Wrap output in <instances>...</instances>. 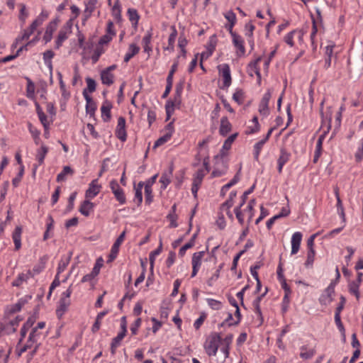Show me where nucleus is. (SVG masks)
Segmentation results:
<instances>
[{
	"mask_svg": "<svg viewBox=\"0 0 363 363\" xmlns=\"http://www.w3.org/2000/svg\"><path fill=\"white\" fill-rule=\"evenodd\" d=\"M57 26V22L55 21H51L46 28V30L45 32L43 39L45 43H48L51 40L52 38V33L55 30Z\"/></svg>",
	"mask_w": 363,
	"mask_h": 363,
	"instance_id": "473e14b6",
	"label": "nucleus"
},
{
	"mask_svg": "<svg viewBox=\"0 0 363 363\" xmlns=\"http://www.w3.org/2000/svg\"><path fill=\"white\" fill-rule=\"evenodd\" d=\"M177 213H168L167 216V220L169 221V227L170 228H177L178 226L177 220Z\"/></svg>",
	"mask_w": 363,
	"mask_h": 363,
	"instance_id": "0e129e2a",
	"label": "nucleus"
},
{
	"mask_svg": "<svg viewBox=\"0 0 363 363\" xmlns=\"http://www.w3.org/2000/svg\"><path fill=\"white\" fill-rule=\"evenodd\" d=\"M224 17L228 21V23L235 24L237 18L235 13L232 10L226 11L224 13Z\"/></svg>",
	"mask_w": 363,
	"mask_h": 363,
	"instance_id": "052dcab7",
	"label": "nucleus"
},
{
	"mask_svg": "<svg viewBox=\"0 0 363 363\" xmlns=\"http://www.w3.org/2000/svg\"><path fill=\"white\" fill-rule=\"evenodd\" d=\"M60 277H58V276H55L54 280L52 281V282L51 283V284L50 286L49 292H48V296H47V298L48 299L50 298V296L52 295V291L56 287L60 286Z\"/></svg>",
	"mask_w": 363,
	"mask_h": 363,
	"instance_id": "69168bd1",
	"label": "nucleus"
},
{
	"mask_svg": "<svg viewBox=\"0 0 363 363\" xmlns=\"http://www.w3.org/2000/svg\"><path fill=\"white\" fill-rule=\"evenodd\" d=\"M116 135L122 142H125L127 139L125 120L123 117H119L118 119Z\"/></svg>",
	"mask_w": 363,
	"mask_h": 363,
	"instance_id": "9d476101",
	"label": "nucleus"
},
{
	"mask_svg": "<svg viewBox=\"0 0 363 363\" xmlns=\"http://www.w3.org/2000/svg\"><path fill=\"white\" fill-rule=\"evenodd\" d=\"M267 143L264 139L260 140L256 143L254 145L253 156L256 161H259V155L262 150L264 145Z\"/></svg>",
	"mask_w": 363,
	"mask_h": 363,
	"instance_id": "58836bf2",
	"label": "nucleus"
},
{
	"mask_svg": "<svg viewBox=\"0 0 363 363\" xmlns=\"http://www.w3.org/2000/svg\"><path fill=\"white\" fill-rule=\"evenodd\" d=\"M172 138L171 135H168L167 133H164L162 136L159 138L155 143L153 148H157V147H160L169 141L170 138Z\"/></svg>",
	"mask_w": 363,
	"mask_h": 363,
	"instance_id": "603ef678",
	"label": "nucleus"
},
{
	"mask_svg": "<svg viewBox=\"0 0 363 363\" xmlns=\"http://www.w3.org/2000/svg\"><path fill=\"white\" fill-rule=\"evenodd\" d=\"M219 74L223 79L222 89H228L232 82L230 69L228 64H223L218 67Z\"/></svg>",
	"mask_w": 363,
	"mask_h": 363,
	"instance_id": "39448f33",
	"label": "nucleus"
},
{
	"mask_svg": "<svg viewBox=\"0 0 363 363\" xmlns=\"http://www.w3.org/2000/svg\"><path fill=\"white\" fill-rule=\"evenodd\" d=\"M255 29V26L252 23V22H248L245 25V35L247 38V43L250 45L251 50H253L255 48V40L253 38Z\"/></svg>",
	"mask_w": 363,
	"mask_h": 363,
	"instance_id": "ddd939ff",
	"label": "nucleus"
},
{
	"mask_svg": "<svg viewBox=\"0 0 363 363\" xmlns=\"http://www.w3.org/2000/svg\"><path fill=\"white\" fill-rule=\"evenodd\" d=\"M252 125L247 127L245 133L247 135L254 134L259 131L260 125L258 122L257 116H254L251 121Z\"/></svg>",
	"mask_w": 363,
	"mask_h": 363,
	"instance_id": "72a5a7b5",
	"label": "nucleus"
},
{
	"mask_svg": "<svg viewBox=\"0 0 363 363\" xmlns=\"http://www.w3.org/2000/svg\"><path fill=\"white\" fill-rule=\"evenodd\" d=\"M152 190L150 185H145V203L150 204L152 201Z\"/></svg>",
	"mask_w": 363,
	"mask_h": 363,
	"instance_id": "e2e57ef3",
	"label": "nucleus"
},
{
	"mask_svg": "<svg viewBox=\"0 0 363 363\" xmlns=\"http://www.w3.org/2000/svg\"><path fill=\"white\" fill-rule=\"evenodd\" d=\"M96 4V0H89V1L85 3V9L84 13H91L95 9V6Z\"/></svg>",
	"mask_w": 363,
	"mask_h": 363,
	"instance_id": "13d9d810",
	"label": "nucleus"
},
{
	"mask_svg": "<svg viewBox=\"0 0 363 363\" xmlns=\"http://www.w3.org/2000/svg\"><path fill=\"white\" fill-rule=\"evenodd\" d=\"M126 334L123 333H118L116 337H115L111 343V352L113 355L115 354L116 350L118 347L120 346L122 340L125 337Z\"/></svg>",
	"mask_w": 363,
	"mask_h": 363,
	"instance_id": "c9c22d12",
	"label": "nucleus"
},
{
	"mask_svg": "<svg viewBox=\"0 0 363 363\" xmlns=\"http://www.w3.org/2000/svg\"><path fill=\"white\" fill-rule=\"evenodd\" d=\"M290 157L291 154L286 149H281L280 155L277 160V170L279 174L282 172L283 167L289 162Z\"/></svg>",
	"mask_w": 363,
	"mask_h": 363,
	"instance_id": "2eb2a0df",
	"label": "nucleus"
},
{
	"mask_svg": "<svg viewBox=\"0 0 363 363\" xmlns=\"http://www.w3.org/2000/svg\"><path fill=\"white\" fill-rule=\"evenodd\" d=\"M70 258L71 256H62L57 266V274L55 276H58V277H60V274L62 273L68 266Z\"/></svg>",
	"mask_w": 363,
	"mask_h": 363,
	"instance_id": "f704fd0d",
	"label": "nucleus"
},
{
	"mask_svg": "<svg viewBox=\"0 0 363 363\" xmlns=\"http://www.w3.org/2000/svg\"><path fill=\"white\" fill-rule=\"evenodd\" d=\"M325 140V135H320L317 140L313 157V162L316 163L320 157L323 151V143Z\"/></svg>",
	"mask_w": 363,
	"mask_h": 363,
	"instance_id": "c85d7f7f",
	"label": "nucleus"
},
{
	"mask_svg": "<svg viewBox=\"0 0 363 363\" xmlns=\"http://www.w3.org/2000/svg\"><path fill=\"white\" fill-rule=\"evenodd\" d=\"M86 82L87 84V87L85 89H86V92L92 93L96 90V84L94 79L86 77Z\"/></svg>",
	"mask_w": 363,
	"mask_h": 363,
	"instance_id": "4d7b16f0",
	"label": "nucleus"
},
{
	"mask_svg": "<svg viewBox=\"0 0 363 363\" xmlns=\"http://www.w3.org/2000/svg\"><path fill=\"white\" fill-rule=\"evenodd\" d=\"M267 293V288L265 289V291L261 295L258 296L252 302V306L254 308L255 313L256 314L257 317L259 319L260 323H262L263 322V317L262 314V311L260 308V302L262 298L266 295Z\"/></svg>",
	"mask_w": 363,
	"mask_h": 363,
	"instance_id": "f3484780",
	"label": "nucleus"
},
{
	"mask_svg": "<svg viewBox=\"0 0 363 363\" xmlns=\"http://www.w3.org/2000/svg\"><path fill=\"white\" fill-rule=\"evenodd\" d=\"M67 38H68V34H67V30H60L59 31L57 40L55 41V48L59 49L62 46L63 42L66 39H67Z\"/></svg>",
	"mask_w": 363,
	"mask_h": 363,
	"instance_id": "37998d69",
	"label": "nucleus"
},
{
	"mask_svg": "<svg viewBox=\"0 0 363 363\" xmlns=\"http://www.w3.org/2000/svg\"><path fill=\"white\" fill-rule=\"evenodd\" d=\"M48 152V148L43 145L41 147L37 150V153L35 155L36 160L38 161L37 164L33 165V170L35 172L37 168L43 164L45 157Z\"/></svg>",
	"mask_w": 363,
	"mask_h": 363,
	"instance_id": "6ab92c4d",
	"label": "nucleus"
},
{
	"mask_svg": "<svg viewBox=\"0 0 363 363\" xmlns=\"http://www.w3.org/2000/svg\"><path fill=\"white\" fill-rule=\"evenodd\" d=\"M38 118H39L40 123L43 125L44 129H45V130L49 129L50 122L48 121V117L45 114V113H39Z\"/></svg>",
	"mask_w": 363,
	"mask_h": 363,
	"instance_id": "774afa93",
	"label": "nucleus"
},
{
	"mask_svg": "<svg viewBox=\"0 0 363 363\" xmlns=\"http://www.w3.org/2000/svg\"><path fill=\"white\" fill-rule=\"evenodd\" d=\"M335 283L331 282L319 297V303L323 306L329 305L333 300Z\"/></svg>",
	"mask_w": 363,
	"mask_h": 363,
	"instance_id": "423d86ee",
	"label": "nucleus"
},
{
	"mask_svg": "<svg viewBox=\"0 0 363 363\" xmlns=\"http://www.w3.org/2000/svg\"><path fill=\"white\" fill-rule=\"evenodd\" d=\"M82 94L86 100V113L90 116H92L94 115L96 110V104L86 92V89L83 90Z\"/></svg>",
	"mask_w": 363,
	"mask_h": 363,
	"instance_id": "9b49d317",
	"label": "nucleus"
},
{
	"mask_svg": "<svg viewBox=\"0 0 363 363\" xmlns=\"http://www.w3.org/2000/svg\"><path fill=\"white\" fill-rule=\"evenodd\" d=\"M232 125L228 121L226 116L222 117L220 119V125L219 128V133L220 135L225 137L226 136L231 130Z\"/></svg>",
	"mask_w": 363,
	"mask_h": 363,
	"instance_id": "412c9836",
	"label": "nucleus"
},
{
	"mask_svg": "<svg viewBox=\"0 0 363 363\" xmlns=\"http://www.w3.org/2000/svg\"><path fill=\"white\" fill-rule=\"evenodd\" d=\"M112 193L114 194L116 199L120 204H124L126 202L125 196L122 188L119 186L116 179H112L109 184Z\"/></svg>",
	"mask_w": 363,
	"mask_h": 363,
	"instance_id": "0eeeda50",
	"label": "nucleus"
},
{
	"mask_svg": "<svg viewBox=\"0 0 363 363\" xmlns=\"http://www.w3.org/2000/svg\"><path fill=\"white\" fill-rule=\"evenodd\" d=\"M335 324H336L339 331L341 333L342 336L345 337V330L344 325L341 321L340 315L335 314Z\"/></svg>",
	"mask_w": 363,
	"mask_h": 363,
	"instance_id": "5fc2aeb1",
	"label": "nucleus"
},
{
	"mask_svg": "<svg viewBox=\"0 0 363 363\" xmlns=\"http://www.w3.org/2000/svg\"><path fill=\"white\" fill-rule=\"evenodd\" d=\"M101 80L103 84L106 86H111L114 82V75L113 73H110L103 69L100 73Z\"/></svg>",
	"mask_w": 363,
	"mask_h": 363,
	"instance_id": "7c9ffc66",
	"label": "nucleus"
},
{
	"mask_svg": "<svg viewBox=\"0 0 363 363\" xmlns=\"http://www.w3.org/2000/svg\"><path fill=\"white\" fill-rule=\"evenodd\" d=\"M35 322V318L34 317H29L28 318V320H26V322L23 324L22 328H21V331H20L21 337L18 342V346L21 345V343L23 340V338L26 337V335L28 330L30 329L31 330V328H33V326Z\"/></svg>",
	"mask_w": 363,
	"mask_h": 363,
	"instance_id": "a211bd4d",
	"label": "nucleus"
},
{
	"mask_svg": "<svg viewBox=\"0 0 363 363\" xmlns=\"http://www.w3.org/2000/svg\"><path fill=\"white\" fill-rule=\"evenodd\" d=\"M233 99L239 105L242 104L245 99V92L241 89H237L233 94Z\"/></svg>",
	"mask_w": 363,
	"mask_h": 363,
	"instance_id": "a18cd8bd",
	"label": "nucleus"
},
{
	"mask_svg": "<svg viewBox=\"0 0 363 363\" xmlns=\"http://www.w3.org/2000/svg\"><path fill=\"white\" fill-rule=\"evenodd\" d=\"M294 39H295V31L293 30L292 31L288 33L284 37V41L290 47H294Z\"/></svg>",
	"mask_w": 363,
	"mask_h": 363,
	"instance_id": "864d4df0",
	"label": "nucleus"
},
{
	"mask_svg": "<svg viewBox=\"0 0 363 363\" xmlns=\"http://www.w3.org/2000/svg\"><path fill=\"white\" fill-rule=\"evenodd\" d=\"M315 250H308L307 253V259L305 262V266L306 267H312L314 259H315Z\"/></svg>",
	"mask_w": 363,
	"mask_h": 363,
	"instance_id": "8fccbe9b",
	"label": "nucleus"
},
{
	"mask_svg": "<svg viewBox=\"0 0 363 363\" xmlns=\"http://www.w3.org/2000/svg\"><path fill=\"white\" fill-rule=\"evenodd\" d=\"M261 60H262V57H259L254 62H252L250 64V66H252L254 68L255 72L256 75L257 76L259 80H260V79H261V74H260V70H259V67L258 65Z\"/></svg>",
	"mask_w": 363,
	"mask_h": 363,
	"instance_id": "338daca9",
	"label": "nucleus"
},
{
	"mask_svg": "<svg viewBox=\"0 0 363 363\" xmlns=\"http://www.w3.org/2000/svg\"><path fill=\"white\" fill-rule=\"evenodd\" d=\"M173 173V166H170L167 172H164L160 179V182L162 184L161 189L164 190L171 182V177Z\"/></svg>",
	"mask_w": 363,
	"mask_h": 363,
	"instance_id": "bb28decb",
	"label": "nucleus"
},
{
	"mask_svg": "<svg viewBox=\"0 0 363 363\" xmlns=\"http://www.w3.org/2000/svg\"><path fill=\"white\" fill-rule=\"evenodd\" d=\"M231 38L232 43L235 48L237 49L238 55L240 56L244 55L245 53V48L244 46V40L242 38L238 33L234 34Z\"/></svg>",
	"mask_w": 363,
	"mask_h": 363,
	"instance_id": "dca6fc26",
	"label": "nucleus"
},
{
	"mask_svg": "<svg viewBox=\"0 0 363 363\" xmlns=\"http://www.w3.org/2000/svg\"><path fill=\"white\" fill-rule=\"evenodd\" d=\"M28 16V12L27 11L26 6L24 4H21V9L19 13V20L22 23H25L26 18Z\"/></svg>",
	"mask_w": 363,
	"mask_h": 363,
	"instance_id": "680f3d73",
	"label": "nucleus"
},
{
	"mask_svg": "<svg viewBox=\"0 0 363 363\" xmlns=\"http://www.w3.org/2000/svg\"><path fill=\"white\" fill-rule=\"evenodd\" d=\"M152 33L150 30L147 31L144 37L143 38L142 43L144 49V52L150 53L152 52L151 39Z\"/></svg>",
	"mask_w": 363,
	"mask_h": 363,
	"instance_id": "2f4dec72",
	"label": "nucleus"
},
{
	"mask_svg": "<svg viewBox=\"0 0 363 363\" xmlns=\"http://www.w3.org/2000/svg\"><path fill=\"white\" fill-rule=\"evenodd\" d=\"M28 126L30 133L35 139V143H38L37 140H39L40 132L35 127L33 126V125L30 123H28Z\"/></svg>",
	"mask_w": 363,
	"mask_h": 363,
	"instance_id": "bf43d9fd",
	"label": "nucleus"
},
{
	"mask_svg": "<svg viewBox=\"0 0 363 363\" xmlns=\"http://www.w3.org/2000/svg\"><path fill=\"white\" fill-rule=\"evenodd\" d=\"M73 172H74L70 167L65 166L62 172L57 174V182H61L65 181L67 175H72Z\"/></svg>",
	"mask_w": 363,
	"mask_h": 363,
	"instance_id": "4c0bfd02",
	"label": "nucleus"
},
{
	"mask_svg": "<svg viewBox=\"0 0 363 363\" xmlns=\"http://www.w3.org/2000/svg\"><path fill=\"white\" fill-rule=\"evenodd\" d=\"M303 235L301 232H295L291 237V255H296L300 248L301 242L302 240Z\"/></svg>",
	"mask_w": 363,
	"mask_h": 363,
	"instance_id": "4468645a",
	"label": "nucleus"
},
{
	"mask_svg": "<svg viewBox=\"0 0 363 363\" xmlns=\"http://www.w3.org/2000/svg\"><path fill=\"white\" fill-rule=\"evenodd\" d=\"M128 18L134 26H137L140 16L136 9H128L127 11Z\"/></svg>",
	"mask_w": 363,
	"mask_h": 363,
	"instance_id": "ea45409f",
	"label": "nucleus"
},
{
	"mask_svg": "<svg viewBox=\"0 0 363 363\" xmlns=\"http://www.w3.org/2000/svg\"><path fill=\"white\" fill-rule=\"evenodd\" d=\"M27 86H26V96L28 98L30 99H34L35 98V84L34 83L29 79L27 78Z\"/></svg>",
	"mask_w": 363,
	"mask_h": 363,
	"instance_id": "49530a36",
	"label": "nucleus"
},
{
	"mask_svg": "<svg viewBox=\"0 0 363 363\" xmlns=\"http://www.w3.org/2000/svg\"><path fill=\"white\" fill-rule=\"evenodd\" d=\"M314 348H308L307 345H302L300 347V357L303 359H311L315 354Z\"/></svg>",
	"mask_w": 363,
	"mask_h": 363,
	"instance_id": "a878e982",
	"label": "nucleus"
},
{
	"mask_svg": "<svg viewBox=\"0 0 363 363\" xmlns=\"http://www.w3.org/2000/svg\"><path fill=\"white\" fill-rule=\"evenodd\" d=\"M107 311H104L98 313L96 320L91 328V331L93 333H96L100 329L101 320L107 314Z\"/></svg>",
	"mask_w": 363,
	"mask_h": 363,
	"instance_id": "a19ab883",
	"label": "nucleus"
},
{
	"mask_svg": "<svg viewBox=\"0 0 363 363\" xmlns=\"http://www.w3.org/2000/svg\"><path fill=\"white\" fill-rule=\"evenodd\" d=\"M21 233L22 228L16 226L12 235L16 250H18L21 247Z\"/></svg>",
	"mask_w": 363,
	"mask_h": 363,
	"instance_id": "cd10ccee",
	"label": "nucleus"
},
{
	"mask_svg": "<svg viewBox=\"0 0 363 363\" xmlns=\"http://www.w3.org/2000/svg\"><path fill=\"white\" fill-rule=\"evenodd\" d=\"M205 252L200 251L197 252H194L191 259V264H192V272L191 277H194L196 276L202 263V259L204 256Z\"/></svg>",
	"mask_w": 363,
	"mask_h": 363,
	"instance_id": "1a4fd4ad",
	"label": "nucleus"
},
{
	"mask_svg": "<svg viewBox=\"0 0 363 363\" xmlns=\"http://www.w3.org/2000/svg\"><path fill=\"white\" fill-rule=\"evenodd\" d=\"M238 133H237L232 134L224 141L223 147L220 150L221 156H225L227 155V152L231 148V145L236 139V138L238 137Z\"/></svg>",
	"mask_w": 363,
	"mask_h": 363,
	"instance_id": "393cba45",
	"label": "nucleus"
},
{
	"mask_svg": "<svg viewBox=\"0 0 363 363\" xmlns=\"http://www.w3.org/2000/svg\"><path fill=\"white\" fill-rule=\"evenodd\" d=\"M143 186V183L140 182L136 187H135V201H137L138 204H140L143 201V194L142 189Z\"/></svg>",
	"mask_w": 363,
	"mask_h": 363,
	"instance_id": "de8ad7c7",
	"label": "nucleus"
},
{
	"mask_svg": "<svg viewBox=\"0 0 363 363\" xmlns=\"http://www.w3.org/2000/svg\"><path fill=\"white\" fill-rule=\"evenodd\" d=\"M101 186L99 184L98 179H94L89 185L86 191L85 196L88 199L94 198L101 190Z\"/></svg>",
	"mask_w": 363,
	"mask_h": 363,
	"instance_id": "f8f14e48",
	"label": "nucleus"
},
{
	"mask_svg": "<svg viewBox=\"0 0 363 363\" xmlns=\"http://www.w3.org/2000/svg\"><path fill=\"white\" fill-rule=\"evenodd\" d=\"M173 31L169 35L168 38V46L166 48V50L173 52L174 49V42L177 35V31L174 27H172Z\"/></svg>",
	"mask_w": 363,
	"mask_h": 363,
	"instance_id": "c03bdc74",
	"label": "nucleus"
},
{
	"mask_svg": "<svg viewBox=\"0 0 363 363\" xmlns=\"http://www.w3.org/2000/svg\"><path fill=\"white\" fill-rule=\"evenodd\" d=\"M182 84H177L175 88V96L174 100H168L165 104V111L167 115L166 120H169L174 113L175 107L179 106L181 102V94L182 91Z\"/></svg>",
	"mask_w": 363,
	"mask_h": 363,
	"instance_id": "20e7f679",
	"label": "nucleus"
},
{
	"mask_svg": "<svg viewBox=\"0 0 363 363\" xmlns=\"http://www.w3.org/2000/svg\"><path fill=\"white\" fill-rule=\"evenodd\" d=\"M94 204L89 199L83 201L79 207V212L84 216L87 217L94 211Z\"/></svg>",
	"mask_w": 363,
	"mask_h": 363,
	"instance_id": "b1692460",
	"label": "nucleus"
},
{
	"mask_svg": "<svg viewBox=\"0 0 363 363\" xmlns=\"http://www.w3.org/2000/svg\"><path fill=\"white\" fill-rule=\"evenodd\" d=\"M45 337V335L41 331H37L36 329L31 328L24 345L21 347H20L21 345L19 346L17 345L16 352L18 356L20 357L27 350L33 348V346L38 345V347H40V341Z\"/></svg>",
	"mask_w": 363,
	"mask_h": 363,
	"instance_id": "f257e3e1",
	"label": "nucleus"
},
{
	"mask_svg": "<svg viewBox=\"0 0 363 363\" xmlns=\"http://www.w3.org/2000/svg\"><path fill=\"white\" fill-rule=\"evenodd\" d=\"M72 293V289L71 286H69L66 291L62 293L56 309V315L58 318H61L67 311L71 304L70 296Z\"/></svg>",
	"mask_w": 363,
	"mask_h": 363,
	"instance_id": "7ed1b4c3",
	"label": "nucleus"
},
{
	"mask_svg": "<svg viewBox=\"0 0 363 363\" xmlns=\"http://www.w3.org/2000/svg\"><path fill=\"white\" fill-rule=\"evenodd\" d=\"M272 97V91L268 89L263 95L259 104V112L261 115L267 116L269 113V102Z\"/></svg>",
	"mask_w": 363,
	"mask_h": 363,
	"instance_id": "6e6552de",
	"label": "nucleus"
},
{
	"mask_svg": "<svg viewBox=\"0 0 363 363\" xmlns=\"http://www.w3.org/2000/svg\"><path fill=\"white\" fill-rule=\"evenodd\" d=\"M287 216H288V212L286 211V213H280L273 216L272 218H271L270 219H269L267 221V228L268 229H270L272 228V226L273 225V224L274 223L276 220H277L281 217H285Z\"/></svg>",
	"mask_w": 363,
	"mask_h": 363,
	"instance_id": "6e6d98bb",
	"label": "nucleus"
},
{
	"mask_svg": "<svg viewBox=\"0 0 363 363\" xmlns=\"http://www.w3.org/2000/svg\"><path fill=\"white\" fill-rule=\"evenodd\" d=\"M140 51V48L136 44H130L128 47V50L124 57V61L128 62L134 55L138 54Z\"/></svg>",
	"mask_w": 363,
	"mask_h": 363,
	"instance_id": "e433bc0d",
	"label": "nucleus"
},
{
	"mask_svg": "<svg viewBox=\"0 0 363 363\" xmlns=\"http://www.w3.org/2000/svg\"><path fill=\"white\" fill-rule=\"evenodd\" d=\"M206 302L208 306L212 308L213 310H220L223 307V303L221 301L213 299V298H207Z\"/></svg>",
	"mask_w": 363,
	"mask_h": 363,
	"instance_id": "09e8293b",
	"label": "nucleus"
},
{
	"mask_svg": "<svg viewBox=\"0 0 363 363\" xmlns=\"http://www.w3.org/2000/svg\"><path fill=\"white\" fill-rule=\"evenodd\" d=\"M31 277L32 274L30 270H28L26 273H20L16 279L13 281L12 286L19 287L23 283L27 282V281Z\"/></svg>",
	"mask_w": 363,
	"mask_h": 363,
	"instance_id": "5701e85b",
	"label": "nucleus"
},
{
	"mask_svg": "<svg viewBox=\"0 0 363 363\" xmlns=\"http://www.w3.org/2000/svg\"><path fill=\"white\" fill-rule=\"evenodd\" d=\"M112 105L108 101H105L101 107V118L104 121L108 122L111 119V109Z\"/></svg>",
	"mask_w": 363,
	"mask_h": 363,
	"instance_id": "c756f323",
	"label": "nucleus"
},
{
	"mask_svg": "<svg viewBox=\"0 0 363 363\" xmlns=\"http://www.w3.org/2000/svg\"><path fill=\"white\" fill-rule=\"evenodd\" d=\"M359 284L356 281H352L349 284V291L351 294H354L357 299L359 298Z\"/></svg>",
	"mask_w": 363,
	"mask_h": 363,
	"instance_id": "3c124183",
	"label": "nucleus"
},
{
	"mask_svg": "<svg viewBox=\"0 0 363 363\" xmlns=\"http://www.w3.org/2000/svg\"><path fill=\"white\" fill-rule=\"evenodd\" d=\"M221 343V336L220 333L213 332L206 337L203 348L206 354L209 357H215Z\"/></svg>",
	"mask_w": 363,
	"mask_h": 363,
	"instance_id": "f03ea898",
	"label": "nucleus"
},
{
	"mask_svg": "<svg viewBox=\"0 0 363 363\" xmlns=\"http://www.w3.org/2000/svg\"><path fill=\"white\" fill-rule=\"evenodd\" d=\"M125 235V231H123L118 237V238L116 239V240L115 241V242L112 245L111 250V254H110V259H114L116 257V256L118 255V252L119 251V247H120L121 245L122 244V242L124 240Z\"/></svg>",
	"mask_w": 363,
	"mask_h": 363,
	"instance_id": "aec40b11",
	"label": "nucleus"
},
{
	"mask_svg": "<svg viewBox=\"0 0 363 363\" xmlns=\"http://www.w3.org/2000/svg\"><path fill=\"white\" fill-rule=\"evenodd\" d=\"M46 259L40 258L38 264L35 265L31 271L32 277L40 274L45 267Z\"/></svg>",
	"mask_w": 363,
	"mask_h": 363,
	"instance_id": "79ce46f5",
	"label": "nucleus"
},
{
	"mask_svg": "<svg viewBox=\"0 0 363 363\" xmlns=\"http://www.w3.org/2000/svg\"><path fill=\"white\" fill-rule=\"evenodd\" d=\"M254 245V242L251 240H248L245 245L244 249L240 251L233 258V264L231 267V270H234L237 268L238 260L240 257H242V255L250 248L252 247Z\"/></svg>",
	"mask_w": 363,
	"mask_h": 363,
	"instance_id": "4be33fe9",
	"label": "nucleus"
}]
</instances>
